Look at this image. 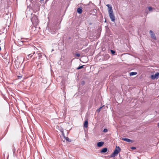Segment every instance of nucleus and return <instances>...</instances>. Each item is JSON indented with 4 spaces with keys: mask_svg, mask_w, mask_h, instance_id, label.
I'll return each instance as SVG.
<instances>
[{
    "mask_svg": "<svg viewBox=\"0 0 159 159\" xmlns=\"http://www.w3.org/2000/svg\"><path fill=\"white\" fill-rule=\"evenodd\" d=\"M82 84H84V81H82Z\"/></svg>",
    "mask_w": 159,
    "mask_h": 159,
    "instance_id": "nucleus-25",
    "label": "nucleus"
},
{
    "mask_svg": "<svg viewBox=\"0 0 159 159\" xmlns=\"http://www.w3.org/2000/svg\"><path fill=\"white\" fill-rule=\"evenodd\" d=\"M84 127L85 128H87L88 127V121L85 120L84 123Z\"/></svg>",
    "mask_w": 159,
    "mask_h": 159,
    "instance_id": "nucleus-10",
    "label": "nucleus"
},
{
    "mask_svg": "<svg viewBox=\"0 0 159 159\" xmlns=\"http://www.w3.org/2000/svg\"><path fill=\"white\" fill-rule=\"evenodd\" d=\"M107 129H104L103 130V132H107Z\"/></svg>",
    "mask_w": 159,
    "mask_h": 159,
    "instance_id": "nucleus-21",
    "label": "nucleus"
},
{
    "mask_svg": "<svg viewBox=\"0 0 159 159\" xmlns=\"http://www.w3.org/2000/svg\"><path fill=\"white\" fill-rule=\"evenodd\" d=\"M31 21L33 24L35 25H37L39 23L38 18L37 16L35 15H33L31 19Z\"/></svg>",
    "mask_w": 159,
    "mask_h": 159,
    "instance_id": "nucleus-3",
    "label": "nucleus"
},
{
    "mask_svg": "<svg viewBox=\"0 0 159 159\" xmlns=\"http://www.w3.org/2000/svg\"><path fill=\"white\" fill-rule=\"evenodd\" d=\"M121 150V149L119 147L116 146V148L113 152L111 154V157H114L118 154Z\"/></svg>",
    "mask_w": 159,
    "mask_h": 159,
    "instance_id": "nucleus-2",
    "label": "nucleus"
},
{
    "mask_svg": "<svg viewBox=\"0 0 159 159\" xmlns=\"http://www.w3.org/2000/svg\"><path fill=\"white\" fill-rule=\"evenodd\" d=\"M159 76V73L157 72L155 75H152L151 76V78L152 80L157 79Z\"/></svg>",
    "mask_w": 159,
    "mask_h": 159,
    "instance_id": "nucleus-5",
    "label": "nucleus"
},
{
    "mask_svg": "<svg viewBox=\"0 0 159 159\" xmlns=\"http://www.w3.org/2000/svg\"><path fill=\"white\" fill-rule=\"evenodd\" d=\"M102 108V107H100L99 108H98V109L97 110V111L98 112H99L100 111H101V109Z\"/></svg>",
    "mask_w": 159,
    "mask_h": 159,
    "instance_id": "nucleus-17",
    "label": "nucleus"
},
{
    "mask_svg": "<svg viewBox=\"0 0 159 159\" xmlns=\"http://www.w3.org/2000/svg\"><path fill=\"white\" fill-rule=\"evenodd\" d=\"M104 143L103 142H99L97 143V146L98 147L102 146L104 144Z\"/></svg>",
    "mask_w": 159,
    "mask_h": 159,
    "instance_id": "nucleus-8",
    "label": "nucleus"
},
{
    "mask_svg": "<svg viewBox=\"0 0 159 159\" xmlns=\"http://www.w3.org/2000/svg\"><path fill=\"white\" fill-rule=\"evenodd\" d=\"M23 39L21 38V40L18 39V42L21 45H22L26 41L23 40Z\"/></svg>",
    "mask_w": 159,
    "mask_h": 159,
    "instance_id": "nucleus-7",
    "label": "nucleus"
},
{
    "mask_svg": "<svg viewBox=\"0 0 159 159\" xmlns=\"http://www.w3.org/2000/svg\"><path fill=\"white\" fill-rule=\"evenodd\" d=\"M65 139L66 141L68 142H71L70 140L67 137H66L65 138Z\"/></svg>",
    "mask_w": 159,
    "mask_h": 159,
    "instance_id": "nucleus-16",
    "label": "nucleus"
},
{
    "mask_svg": "<svg viewBox=\"0 0 159 159\" xmlns=\"http://www.w3.org/2000/svg\"><path fill=\"white\" fill-rule=\"evenodd\" d=\"M83 62V61H82ZM87 61H86V62H84V63H86L87 62Z\"/></svg>",
    "mask_w": 159,
    "mask_h": 159,
    "instance_id": "nucleus-26",
    "label": "nucleus"
},
{
    "mask_svg": "<svg viewBox=\"0 0 159 159\" xmlns=\"http://www.w3.org/2000/svg\"><path fill=\"white\" fill-rule=\"evenodd\" d=\"M106 6L108 7V11L111 21L113 22H115V16L113 13L111 6L110 4H108L106 5Z\"/></svg>",
    "mask_w": 159,
    "mask_h": 159,
    "instance_id": "nucleus-1",
    "label": "nucleus"
},
{
    "mask_svg": "<svg viewBox=\"0 0 159 159\" xmlns=\"http://www.w3.org/2000/svg\"><path fill=\"white\" fill-rule=\"evenodd\" d=\"M30 56V58L32 57V55H31V54H29V55H27V57H26V58L27 59V60H29V56Z\"/></svg>",
    "mask_w": 159,
    "mask_h": 159,
    "instance_id": "nucleus-14",
    "label": "nucleus"
},
{
    "mask_svg": "<svg viewBox=\"0 0 159 159\" xmlns=\"http://www.w3.org/2000/svg\"><path fill=\"white\" fill-rule=\"evenodd\" d=\"M111 53L112 54H114V53H115V51H114L113 50H111Z\"/></svg>",
    "mask_w": 159,
    "mask_h": 159,
    "instance_id": "nucleus-20",
    "label": "nucleus"
},
{
    "mask_svg": "<svg viewBox=\"0 0 159 159\" xmlns=\"http://www.w3.org/2000/svg\"><path fill=\"white\" fill-rule=\"evenodd\" d=\"M131 149H133V150H134L136 149V148L135 147H132L131 148Z\"/></svg>",
    "mask_w": 159,
    "mask_h": 159,
    "instance_id": "nucleus-24",
    "label": "nucleus"
},
{
    "mask_svg": "<svg viewBox=\"0 0 159 159\" xmlns=\"http://www.w3.org/2000/svg\"><path fill=\"white\" fill-rule=\"evenodd\" d=\"M137 74L136 72H131L130 73L129 75L130 76H132L133 75H137Z\"/></svg>",
    "mask_w": 159,
    "mask_h": 159,
    "instance_id": "nucleus-13",
    "label": "nucleus"
},
{
    "mask_svg": "<svg viewBox=\"0 0 159 159\" xmlns=\"http://www.w3.org/2000/svg\"><path fill=\"white\" fill-rule=\"evenodd\" d=\"M13 147H14V148L13 149V153H14L15 152L16 149H15V148L14 146H13Z\"/></svg>",
    "mask_w": 159,
    "mask_h": 159,
    "instance_id": "nucleus-22",
    "label": "nucleus"
},
{
    "mask_svg": "<svg viewBox=\"0 0 159 159\" xmlns=\"http://www.w3.org/2000/svg\"><path fill=\"white\" fill-rule=\"evenodd\" d=\"M150 34V36L151 38L154 39L156 40V36L154 33L151 30H150L149 31Z\"/></svg>",
    "mask_w": 159,
    "mask_h": 159,
    "instance_id": "nucleus-6",
    "label": "nucleus"
},
{
    "mask_svg": "<svg viewBox=\"0 0 159 159\" xmlns=\"http://www.w3.org/2000/svg\"><path fill=\"white\" fill-rule=\"evenodd\" d=\"M84 66V65H83V66H79L77 68V69L78 70H79V69H80L82 68H83V66Z\"/></svg>",
    "mask_w": 159,
    "mask_h": 159,
    "instance_id": "nucleus-15",
    "label": "nucleus"
},
{
    "mask_svg": "<svg viewBox=\"0 0 159 159\" xmlns=\"http://www.w3.org/2000/svg\"><path fill=\"white\" fill-rule=\"evenodd\" d=\"M105 22H106V20H105Z\"/></svg>",
    "mask_w": 159,
    "mask_h": 159,
    "instance_id": "nucleus-28",
    "label": "nucleus"
},
{
    "mask_svg": "<svg viewBox=\"0 0 159 159\" xmlns=\"http://www.w3.org/2000/svg\"><path fill=\"white\" fill-rule=\"evenodd\" d=\"M148 9L149 11H151L152 9V7H149L148 8Z\"/></svg>",
    "mask_w": 159,
    "mask_h": 159,
    "instance_id": "nucleus-19",
    "label": "nucleus"
},
{
    "mask_svg": "<svg viewBox=\"0 0 159 159\" xmlns=\"http://www.w3.org/2000/svg\"><path fill=\"white\" fill-rule=\"evenodd\" d=\"M158 126H159V123H158Z\"/></svg>",
    "mask_w": 159,
    "mask_h": 159,
    "instance_id": "nucleus-27",
    "label": "nucleus"
},
{
    "mask_svg": "<svg viewBox=\"0 0 159 159\" xmlns=\"http://www.w3.org/2000/svg\"><path fill=\"white\" fill-rule=\"evenodd\" d=\"M46 57V55L44 54L39 53L37 54V56L36 57V59H40L42 58L45 59Z\"/></svg>",
    "mask_w": 159,
    "mask_h": 159,
    "instance_id": "nucleus-4",
    "label": "nucleus"
},
{
    "mask_svg": "<svg viewBox=\"0 0 159 159\" xmlns=\"http://www.w3.org/2000/svg\"><path fill=\"white\" fill-rule=\"evenodd\" d=\"M122 140L129 142H130L131 141V140L127 138H122Z\"/></svg>",
    "mask_w": 159,
    "mask_h": 159,
    "instance_id": "nucleus-11",
    "label": "nucleus"
},
{
    "mask_svg": "<svg viewBox=\"0 0 159 159\" xmlns=\"http://www.w3.org/2000/svg\"><path fill=\"white\" fill-rule=\"evenodd\" d=\"M75 56L76 57H79L80 56V53H76L75 54Z\"/></svg>",
    "mask_w": 159,
    "mask_h": 159,
    "instance_id": "nucleus-18",
    "label": "nucleus"
},
{
    "mask_svg": "<svg viewBox=\"0 0 159 159\" xmlns=\"http://www.w3.org/2000/svg\"><path fill=\"white\" fill-rule=\"evenodd\" d=\"M18 78L19 79H20L22 78V76H18Z\"/></svg>",
    "mask_w": 159,
    "mask_h": 159,
    "instance_id": "nucleus-23",
    "label": "nucleus"
},
{
    "mask_svg": "<svg viewBox=\"0 0 159 159\" xmlns=\"http://www.w3.org/2000/svg\"><path fill=\"white\" fill-rule=\"evenodd\" d=\"M16 61V60H15V61Z\"/></svg>",
    "mask_w": 159,
    "mask_h": 159,
    "instance_id": "nucleus-29",
    "label": "nucleus"
},
{
    "mask_svg": "<svg viewBox=\"0 0 159 159\" xmlns=\"http://www.w3.org/2000/svg\"><path fill=\"white\" fill-rule=\"evenodd\" d=\"M82 8L81 7L78 8L77 9V12L79 14H81L82 13Z\"/></svg>",
    "mask_w": 159,
    "mask_h": 159,
    "instance_id": "nucleus-9",
    "label": "nucleus"
},
{
    "mask_svg": "<svg viewBox=\"0 0 159 159\" xmlns=\"http://www.w3.org/2000/svg\"><path fill=\"white\" fill-rule=\"evenodd\" d=\"M107 148H103L101 151V152L105 153L107 151Z\"/></svg>",
    "mask_w": 159,
    "mask_h": 159,
    "instance_id": "nucleus-12",
    "label": "nucleus"
}]
</instances>
